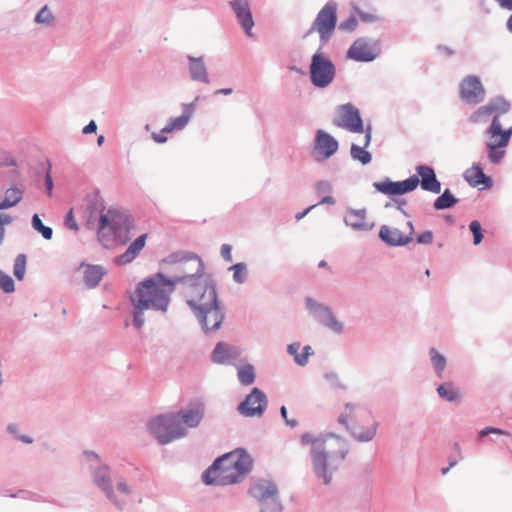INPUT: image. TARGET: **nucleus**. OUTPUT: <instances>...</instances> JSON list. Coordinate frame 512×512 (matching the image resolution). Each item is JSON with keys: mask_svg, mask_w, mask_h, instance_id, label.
<instances>
[{"mask_svg": "<svg viewBox=\"0 0 512 512\" xmlns=\"http://www.w3.org/2000/svg\"><path fill=\"white\" fill-rule=\"evenodd\" d=\"M238 378L241 384L250 385L255 380V371L252 365H244L238 368Z\"/></svg>", "mask_w": 512, "mask_h": 512, "instance_id": "35", "label": "nucleus"}, {"mask_svg": "<svg viewBox=\"0 0 512 512\" xmlns=\"http://www.w3.org/2000/svg\"><path fill=\"white\" fill-rule=\"evenodd\" d=\"M177 281L169 279L161 273L140 281L130 296L134 309L165 312Z\"/></svg>", "mask_w": 512, "mask_h": 512, "instance_id": "2", "label": "nucleus"}, {"mask_svg": "<svg viewBox=\"0 0 512 512\" xmlns=\"http://www.w3.org/2000/svg\"><path fill=\"white\" fill-rule=\"evenodd\" d=\"M414 234L413 223L402 220L396 225H383L379 230L380 239L389 246H404L412 241Z\"/></svg>", "mask_w": 512, "mask_h": 512, "instance_id": "11", "label": "nucleus"}, {"mask_svg": "<svg viewBox=\"0 0 512 512\" xmlns=\"http://www.w3.org/2000/svg\"><path fill=\"white\" fill-rule=\"evenodd\" d=\"M333 123L335 126L344 128L352 133L364 132L360 113L351 104L342 105L337 109Z\"/></svg>", "mask_w": 512, "mask_h": 512, "instance_id": "12", "label": "nucleus"}, {"mask_svg": "<svg viewBox=\"0 0 512 512\" xmlns=\"http://www.w3.org/2000/svg\"><path fill=\"white\" fill-rule=\"evenodd\" d=\"M146 239L147 234H143L135 239L123 254L116 257V264L126 265L132 262L145 247Z\"/></svg>", "mask_w": 512, "mask_h": 512, "instance_id": "25", "label": "nucleus"}, {"mask_svg": "<svg viewBox=\"0 0 512 512\" xmlns=\"http://www.w3.org/2000/svg\"><path fill=\"white\" fill-rule=\"evenodd\" d=\"M191 76L194 80L207 82L205 66H191Z\"/></svg>", "mask_w": 512, "mask_h": 512, "instance_id": "45", "label": "nucleus"}, {"mask_svg": "<svg viewBox=\"0 0 512 512\" xmlns=\"http://www.w3.org/2000/svg\"><path fill=\"white\" fill-rule=\"evenodd\" d=\"M280 413H281V416L283 417V419H284V421H285L286 425H288V426H290V427H292V428H294V427H296V426L298 425V421H297V420H295V419H289V418L287 417V409H286V407H285V406H282V407H281V409H280Z\"/></svg>", "mask_w": 512, "mask_h": 512, "instance_id": "52", "label": "nucleus"}, {"mask_svg": "<svg viewBox=\"0 0 512 512\" xmlns=\"http://www.w3.org/2000/svg\"><path fill=\"white\" fill-rule=\"evenodd\" d=\"M105 273L104 267L100 265H87L84 270L85 284L90 288H94L101 281Z\"/></svg>", "mask_w": 512, "mask_h": 512, "instance_id": "31", "label": "nucleus"}, {"mask_svg": "<svg viewBox=\"0 0 512 512\" xmlns=\"http://www.w3.org/2000/svg\"><path fill=\"white\" fill-rule=\"evenodd\" d=\"M148 426L150 432L161 444L170 443L186 435L184 426L174 413L159 415L153 418Z\"/></svg>", "mask_w": 512, "mask_h": 512, "instance_id": "6", "label": "nucleus"}, {"mask_svg": "<svg viewBox=\"0 0 512 512\" xmlns=\"http://www.w3.org/2000/svg\"><path fill=\"white\" fill-rule=\"evenodd\" d=\"M324 312L326 315V318L323 320L324 325L335 332H340L342 330V324L333 316L328 308H324Z\"/></svg>", "mask_w": 512, "mask_h": 512, "instance_id": "39", "label": "nucleus"}, {"mask_svg": "<svg viewBox=\"0 0 512 512\" xmlns=\"http://www.w3.org/2000/svg\"><path fill=\"white\" fill-rule=\"evenodd\" d=\"M311 80L319 87L328 85L334 76V66H310Z\"/></svg>", "mask_w": 512, "mask_h": 512, "instance_id": "28", "label": "nucleus"}, {"mask_svg": "<svg viewBox=\"0 0 512 512\" xmlns=\"http://www.w3.org/2000/svg\"><path fill=\"white\" fill-rule=\"evenodd\" d=\"M300 348V345L299 344H291L288 346V352L294 356V358L296 356H299L300 354H298V350Z\"/></svg>", "mask_w": 512, "mask_h": 512, "instance_id": "61", "label": "nucleus"}, {"mask_svg": "<svg viewBox=\"0 0 512 512\" xmlns=\"http://www.w3.org/2000/svg\"><path fill=\"white\" fill-rule=\"evenodd\" d=\"M12 222V217L8 214H0V226L4 228L5 225H8Z\"/></svg>", "mask_w": 512, "mask_h": 512, "instance_id": "58", "label": "nucleus"}, {"mask_svg": "<svg viewBox=\"0 0 512 512\" xmlns=\"http://www.w3.org/2000/svg\"><path fill=\"white\" fill-rule=\"evenodd\" d=\"M379 54L376 44L366 42L363 39L356 40L348 51V56L360 62L373 61Z\"/></svg>", "mask_w": 512, "mask_h": 512, "instance_id": "18", "label": "nucleus"}, {"mask_svg": "<svg viewBox=\"0 0 512 512\" xmlns=\"http://www.w3.org/2000/svg\"><path fill=\"white\" fill-rule=\"evenodd\" d=\"M32 227L37 232L41 233L46 240H50L52 238V229L50 227L45 226L37 214H34L32 217Z\"/></svg>", "mask_w": 512, "mask_h": 512, "instance_id": "38", "label": "nucleus"}, {"mask_svg": "<svg viewBox=\"0 0 512 512\" xmlns=\"http://www.w3.org/2000/svg\"><path fill=\"white\" fill-rule=\"evenodd\" d=\"M334 199L332 196H324L319 204H334Z\"/></svg>", "mask_w": 512, "mask_h": 512, "instance_id": "64", "label": "nucleus"}, {"mask_svg": "<svg viewBox=\"0 0 512 512\" xmlns=\"http://www.w3.org/2000/svg\"><path fill=\"white\" fill-rule=\"evenodd\" d=\"M240 355V351L226 343H218L212 353V361L218 364L232 362Z\"/></svg>", "mask_w": 512, "mask_h": 512, "instance_id": "24", "label": "nucleus"}, {"mask_svg": "<svg viewBox=\"0 0 512 512\" xmlns=\"http://www.w3.org/2000/svg\"><path fill=\"white\" fill-rule=\"evenodd\" d=\"M338 422L345 426L351 436L359 442L371 441L377 431V422L370 411L362 406L346 404L338 416Z\"/></svg>", "mask_w": 512, "mask_h": 512, "instance_id": "4", "label": "nucleus"}, {"mask_svg": "<svg viewBox=\"0 0 512 512\" xmlns=\"http://www.w3.org/2000/svg\"><path fill=\"white\" fill-rule=\"evenodd\" d=\"M231 7L236 14V17L248 37H252V28L254 21L249 9L247 0H234L231 2Z\"/></svg>", "mask_w": 512, "mask_h": 512, "instance_id": "19", "label": "nucleus"}, {"mask_svg": "<svg viewBox=\"0 0 512 512\" xmlns=\"http://www.w3.org/2000/svg\"><path fill=\"white\" fill-rule=\"evenodd\" d=\"M430 358H431V362L437 372V375L439 377H442V372L446 366V360H445L444 356L441 355L440 353H438L437 350L433 348L430 350Z\"/></svg>", "mask_w": 512, "mask_h": 512, "instance_id": "37", "label": "nucleus"}, {"mask_svg": "<svg viewBox=\"0 0 512 512\" xmlns=\"http://www.w3.org/2000/svg\"><path fill=\"white\" fill-rule=\"evenodd\" d=\"M164 132H160V133H153L152 134V138L155 142L157 143H164L167 141V137L163 135Z\"/></svg>", "mask_w": 512, "mask_h": 512, "instance_id": "59", "label": "nucleus"}, {"mask_svg": "<svg viewBox=\"0 0 512 512\" xmlns=\"http://www.w3.org/2000/svg\"><path fill=\"white\" fill-rule=\"evenodd\" d=\"M457 203V199L446 189L441 196H439L434 202V208L437 210H443L454 206Z\"/></svg>", "mask_w": 512, "mask_h": 512, "instance_id": "34", "label": "nucleus"}, {"mask_svg": "<svg viewBox=\"0 0 512 512\" xmlns=\"http://www.w3.org/2000/svg\"><path fill=\"white\" fill-rule=\"evenodd\" d=\"M337 24V4L335 2L326 3L316 15V18L309 30V33H317L323 44H326Z\"/></svg>", "mask_w": 512, "mask_h": 512, "instance_id": "9", "label": "nucleus"}, {"mask_svg": "<svg viewBox=\"0 0 512 512\" xmlns=\"http://www.w3.org/2000/svg\"><path fill=\"white\" fill-rule=\"evenodd\" d=\"M357 26L358 20L356 16H351L340 23L339 30L350 33L355 31Z\"/></svg>", "mask_w": 512, "mask_h": 512, "instance_id": "42", "label": "nucleus"}, {"mask_svg": "<svg viewBox=\"0 0 512 512\" xmlns=\"http://www.w3.org/2000/svg\"><path fill=\"white\" fill-rule=\"evenodd\" d=\"M96 129H97L96 123L94 121H90V123L83 128V133L89 134V133L95 132Z\"/></svg>", "mask_w": 512, "mask_h": 512, "instance_id": "60", "label": "nucleus"}, {"mask_svg": "<svg viewBox=\"0 0 512 512\" xmlns=\"http://www.w3.org/2000/svg\"><path fill=\"white\" fill-rule=\"evenodd\" d=\"M510 110V104L503 97H496L490 100L486 105L479 107L470 117L474 123L486 121L489 118L500 121V117L507 114Z\"/></svg>", "mask_w": 512, "mask_h": 512, "instance_id": "13", "label": "nucleus"}, {"mask_svg": "<svg viewBox=\"0 0 512 512\" xmlns=\"http://www.w3.org/2000/svg\"><path fill=\"white\" fill-rule=\"evenodd\" d=\"M123 227L127 228L125 216L117 209H108L100 215L98 240L103 246L112 247L117 242L118 233Z\"/></svg>", "mask_w": 512, "mask_h": 512, "instance_id": "7", "label": "nucleus"}, {"mask_svg": "<svg viewBox=\"0 0 512 512\" xmlns=\"http://www.w3.org/2000/svg\"><path fill=\"white\" fill-rule=\"evenodd\" d=\"M203 415L204 409L201 405L182 410L177 414L186 431L188 428L197 427L202 421Z\"/></svg>", "mask_w": 512, "mask_h": 512, "instance_id": "26", "label": "nucleus"}, {"mask_svg": "<svg viewBox=\"0 0 512 512\" xmlns=\"http://www.w3.org/2000/svg\"><path fill=\"white\" fill-rule=\"evenodd\" d=\"M371 141V132L368 129L365 132V136L362 142V147L352 144L351 146V156L353 159L360 161L362 164H368L371 161V154L367 152L364 148L369 145Z\"/></svg>", "mask_w": 512, "mask_h": 512, "instance_id": "30", "label": "nucleus"}, {"mask_svg": "<svg viewBox=\"0 0 512 512\" xmlns=\"http://www.w3.org/2000/svg\"><path fill=\"white\" fill-rule=\"evenodd\" d=\"M13 163L14 162L12 158L9 156V154L6 151L0 149V167L12 165Z\"/></svg>", "mask_w": 512, "mask_h": 512, "instance_id": "54", "label": "nucleus"}, {"mask_svg": "<svg viewBox=\"0 0 512 512\" xmlns=\"http://www.w3.org/2000/svg\"><path fill=\"white\" fill-rule=\"evenodd\" d=\"M195 313L206 331L217 330L223 321V314L220 311L218 305L200 310Z\"/></svg>", "mask_w": 512, "mask_h": 512, "instance_id": "20", "label": "nucleus"}, {"mask_svg": "<svg viewBox=\"0 0 512 512\" xmlns=\"http://www.w3.org/2000/svg\"><path fill=\"white\" fill-rule=\"evenodd\" d=\"M471 232L473 233L474 244L478 245L482 241L481 225L478 221H472L469 225Z\"/></svg>", "mask_w": 512, "mask_h": 512, "instance_id": "46", "label": "nucleus"}, {"mask_svg": "<svg viewBox=\"0 0 512 512\" xmlns=\"http://www.w3.org/2000/svg\"><path fill=\"white\" fill-rule=\"evenodd\" d=\"M117 488L120 492L125 493V494H129V492H130L128 486L123 482L118 483Z\"/></svg>", "mask_w": 512, "mask_h": 512, "instance_id": "63", "label": "nucleus"}, {"mask_svg": "<svg viewBox=\"0 0 512 512\" xmlns=\"http://www.w3.org/2000/svg\"><path fill=\"white\" fill-rule=\"evenodd\" d=\"M53 19L51 11L47 7H43L36 15V22L39 24H50Z\"/></svg>", "mask_w": 512, "mask_h": 512, "instance_id": "44", "label": "nucleus"}, {"mask_svg": "<svg viewBox=\"0 0 512 512\" xmlns=\"http://www.w3.org/2000/svg\"><path fill=\"white\" fill-rule=\"evenodd\" d=\"M0 288L8 293L14 291V282L12 278L2 271H0Z\"/></svg>", "mask_w": 512, "mask_h": 512, "instance_id": "43", "label": "nucleus"}, {"mask_svg": "<svg viewBox=\"0 0 512 512\" xmlns=\"http://www.w3.org/2000/svg\"><path fill=\"white\" fill-rule=\"evenodd\" d=\"M267 405L266 396L259 389L254 388L246 399L239 405V412L247 417L260 416Z\"/></svg>", "mask_w": 512, "mask_h": 512, "instance_id": "15", "label": "nucleus"}, {"mask_svg": "<svg viewBox=\"0 0 512 512\" xmlns=\"http://www.w3.org/2000/svg\"><path fill=\"white\" fill-rule=\"evenodd\" d=\"M502 8L512 10V0H497Z\"/></svg>", "mask_w": 512, "mask_h": 512, "instance_id": "62", "label": "nucleus"}, {"mask_svg": "<svg viewBox=\"0 0 512 512\" xmlns=\"http://www.w3.org/2000/svg\"><path fill=\"white\" fill-rule=\"evenodd\" d=\"M460 98L468 104H478L484 100L485 89L476 76H467L460 83Z\"/></svg>", "mask_w": 512, "mask_h": 512, "instance_id": "14", "label": "nucleus"}, {"mask_svg": "<svg viewBox=\"0 0 512 512\" xmlns=\"http://www.w3.org/2000/svg\"><path fill=\"white\" fill-rule=\"evenodd\" d=\"M312 354H313L312 348L310 346H305L303 348L302 353L299 356L295 357V361L299 365H305L308 361L309 356Z\"/></svg>", "mask_w": 512, "mask_h": 512, "instance_id": "48", "label": "nucleus"}, {"mask_svg": "<svg viewBox=\"0 0 512 512\" xmlns=\"http://www.w3.org/2000/svg\"><path fill=\"white\" fill-rule=\"evenodd\" d=\"M465 180L473 187L481 184H485L489 178H487L479 166H472L464 172Z\"/></svg>", "mask_w": 512, "mask_h": 512, "instance_id": "32", "label": "nucleus"}, {"mask_svg": "<svg viewBox=\"0 0 512 512\" xmlns=\"http://www.w3.org/2000/svg\"><path fill=\"white\" fill-rule=\"evenodd\" d=\"M233 270V277L237 282H243L245 276L246 266L243 263L235 264L231 267Z\"/></svg>", "mask_w": 512, "mask_h": 512, "instance_id": "47", "label": "nucleus"}, {"mask_svg": "<svg viewBox=\"0 0 512 512\" xmlns=\"http://www.w3.org/2000/svg\"><path fill=\"white\" fill-rule=\"evenodd\" d=\"M180 270L185 274L179 279L184 282V285L190 278L196 279L199 275H205L203 273V263L197 256H191L186 260L182 261L179 265Z\"/></svg>", "mask_w": 512, "mask_h": 512, "instance_id": "22", "label": "nucleus"}, {"mask_svg": "<svg viewBox=\"0 0 512 512\" xmlns=\"http://www.w3.org/2000/svg\"><path fill=\"white\" fill-rule=\"evenodd\" d=\"M195 111L194 102L184 105V112L180 117L170 119L167 125L162 129V132H173L182 130L191 119Z\"/></svg>", "mask_w": 512, "mask_h": 512, "instance_id": "27", "label": "nucleus"}, {"mask_svg": "<svg viewBox=\"0 0 512 512\" xmlns=\"http://www.w3.org/2000/svg\"><path fill=\"white\" fill-rule=\"evenodd\" d=\"M23 198V190L19 187H10L5 192V199L0 202V210L17 205Z\"/></svg>", "mask_w": 512, "mask_h": 512, "instance_id": "33", "label": "nucleus"}, {"mask_svg": "<svg viewBox=\"0 0 512 512\" xmlns=\"http://www.w3.org/2000/svg\"><path fill=\"white\" fill-rule=\"evenodd\" d=\"M65 225L68 229L78 231L79 227L74 218L73 211L69 210L65 217Z\"/></svg>", "mask_w": 512, "mask_h": 512, "instance_id": "50", "label": "nucleus"}, {"mask_svg": "<svg viewBox=\"0 0 512 512\" xmlns=\"http://www.w3.org/2000/svg\"><path fill=\"white\" fill-rule=\"evenodd\" d=\"M491 433L498 434V435H505L506 434V432L501 430V429L494 428V427H486V428L480 430L479 436L480 437H484V436H486L488 434H491Z\"/></svg>", "mask_w": 512, "mask_h": 512, "instance_id": "51", "label": "nucleus"}, {"mask_svg": "<svg viewBox=\"0 0 512 512\" xmlns=\"http://www.w3.org/2000/svg\"><path fill=\"white\" fill-rule=\"evenodd\" d=\"M419 182L417 176H412L400 182L383 181L376 183L375 187L378 191L387 195H401L415 190Z\"/></svg>", "mask_w": 512, "mask_h": 512, "instance_id": "17", "label": "nucleus"}, {"mask_svg": "<svg viewBox=\"0 0 512 512\" xmlns=\"http://www.w3.org/2000/svg\"><path fill=\"white\" fill-rule=\"evenodd\" d=\"M143 311L136 310L134 313L133 324L140 329L144 324Z\"/></svg>", "mask_w": 512, "mask_h": 512, "instance_id": "55", "label": "nucleus"}, {"mask_svg": "<svg viewBox=\"0 0 512 512\" xmlns=\"http://www.w3.org/2000/svg\"><path fill=\"white\" fill-rule=\"evenodd\" d=\"M418 175L421 177V187L426 191L439 193L441 184L437 180L434 170L431 167L419 165L416 167Z\"/></svg>", "mask_w": 512, "mask_h": 512, "instance_id": "23", "label": "nucleus"}, {"mask_svg": "<svg viewBox=\"0 0 512 512\" xmlns=\"http://www.w3.org/2000/svg\"><path fill=\"white\" fill-rule=\"evenodd\" d=\"M311 64H332V63L330 61L326 60L325 56L322 53L317 52L313 55Z\"/></svg>", "mask_w": 512, "mask_h": 512, "instance_id": "57", "label": "nucleus"}, {"mask_svg": "<svg viewBox=\"0 0 512 512\" xmlns=\"http://www.w3.org/2000/svg\"><path fill=\"white\" fill-rule=\"evenodd\" d=\"M438 394L447 399L448 401H456L459 398L458 391L452 386L451 383H445L437 388Z\"/></svg>", "mask_w": 512, "mask_h": 512, "instance_id": "36", "label": "nucleus"}, {"mask_svg": "<svg viewBox=\"0 0 512 512\" xmlns=\"http://www.w3.org/2000/svg\"><path fill=\"white\" fill-rule=\"evenodd\" d=\"M94 482L96 485L102 489L107 497L114 502V493L112 490L111 480L108 473V468L106 466L100 467L94 474Z\"/></svg>", "mask_w": 512, "mask_h": 512, "instance_id": "29", "label": "nucleus"}, {"mask_svg": "<svg viewBox=\"0 0 512 512\" xmlns=\"http://www.w3.org/2000/svg\"><path fill=\"white\" fill-rule=\"evenodd\" d=\"M232 247L229 244H223L221 246V256L227 261L232 262Z\"/></svg>", "mask_w": 512, "mask_h": 512, "instance_id": "53", "label": "nucleus"}, {"mask_svg": "<svg viewBox=\"0 0 512 512\" xmlns=\"http://www.w3.org/2000/svg\"><path fill=\"white\" fill-rule=\"evenodd\" d=\"M26 269V257L23 254H20L16 257L14 263V275L17 279L22 280L25 274Z\"/></svg>", "mask_w": 512, "mask_h": 512, "instance_id": "40", "label": "nucleus"}, {"mask_svg": "<svg viewBox=\"0 0 512 512\" xmlns=\"http://www.w3.org/2000/svg\"><path fill=\"white\" fill-rule=\"evenodd\" d=\"M184 295L194 312L218 305L216 288L208 275L190 278L185 284Z\"/></svg>", "mask_w": 512, "mask_h": 512, "instance_id": "5", "label": "nucleus"}, {"mask_svg": "<svg viewBox=\"0 0 512 512\" xmlns=\"http://www.w3.org/2000/svg\"><path fill=\"white\" fill-rule=\"evenodd\" d=\"M434 235L432 231H425L419 234L416 238L418 244H431L433 242Z\"/></svg>", "mask_w": 512, "mask_h": 512, "instance_id": "49", "label": "nucleus"}, {"mask_svg": "<svg viewBox=\"0 0 512 512\" xmlns=\"http://www.w3.org/2000/svg\"><path fill=\"white\" fill-rule=\"evenodd\" d=\"M338 150V142L330 134L318 130L315 139V159L318 161L330 158Z\"/></svg>", "mask_w": 512, "mask_h": 512, "instance_id": "16", "label": "nucleus"}, {"mask_svg": "<svg viewBox=\"0 0 512 512\" xmlns=\"http://www.w3.org/2000/svg\"><path fill=\"white\" fill-rule=\"evenodd\" d=\"M345 223L352 229L360 231H368L374 227V223L367 218L366 210L364 209H351L347 211Z\"/></svg>", "mask_w": 512, "mask_h": 512, "instance_id": "21", "label": "nucleus"}, {"mask_svg": "<svg viewBox=\"0 0 512 512\" xmlns=\"http://www.w3.org/2000/svg\"><path fill=\"white\" fill-rule=\"evenodd\" d=\"M304 445H311L312 465L315 474L329 484L332 474L343 462L347 454V443L345 439L334 434L314 438L309 433L301 436Z\"/></svg>", "mask_w": 512, "mask_h": 512, "instance_id": "1", "label": "nucleus"}, {"mask_svg": "<svg viewBox=\"0 0 512 512\" xmlns=\"http://www.w3.org/2000/svg\"><path fill=\"white\" fill-rule=\"evenodd\" d=\"M354 11L363 22L372 23L379 20V16L374 10L371 12H363L360 8L355 7Z\"/></svg>", "mask_w": 512, "mask_h": 512, "instance_id": "41", "label": "nucleus"}, {"mask_svg": "<svg viewBox=\"0 0 512 512\" xmlns=\"http://www.w3.org/2000/svg\"><path fill=\"white\" fill-rule=\"evenodd\" d=\"M252 468V459L241 449L219 457L204 472L203 481L208 485L226 486L239 482Z\"/></svg>", "mask_w": 512, "mask_h": 512, "instance_id": "3", "label": "nucleus"}, {"mask_svg": "<svg viewBox=\"0 0 512 512\" xmlns=\"http://www.w3.org/2000/svg\"><path fill=\"white\" fill-rule=\"evenodd\" d=\"M315 188L318 193L324 194L330 192L331 185L326 181H321L316 184Z\"/></svg>", "mask_w": 512, "mask_h": 512, "instance_id": "56", "label": "nucleus"}, {"mask_svg": "<svg viewBox=\"0 0 512 512\" xmlns=\"http://www.w3.org/2000/svg\"><path fill=\"white\" fill-rule=\"evenodd\" d=\"M486 133L488 157L492 163L497 164L505 155V147L509 144L512 136V126L505 128L500 121L492 120Z\"/></svg>", "mask_w": 512, "mask_h": 512, "instance_id": "8", "label": "nucleus"}, {"mask_svg": "<svg viewBox=\"0 0 512 512\" xmlns=\"http://www.w3.org/2000/svg\"><path fill=\"white\" fill-rule=\"evenodd\" d=\"M251 495L260 502V512H280L277 488L268 480H258L250 488Z\"/></svg>", "mask_w": 512, "mask_h": 512, "instance_id": "10", "label": "nucleus"}]
</instances>
